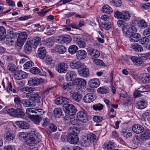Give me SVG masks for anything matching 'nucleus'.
<instances>
[{
    "instance_id": "f257e3e1",
    "label": "nucleus",
    "mask_w": 150,
    "mask_h": 150,
    "mask_svg": "<svg viewBox=\"0 0 150 150\" xmlns=\"http://www.w3.org/2000/svg\"><path fill=\"white\" fill-rule=\"evenodd\" d=\"M41 136L39 133L32 131L28 136L25 142L27 144L32 146L40 141Z\"/></svg>"
},
{
    "instance_id": "f03ea898",
    "label": "nucleus",
    "mask_w": 150,
    "mask_h": 150,
    "mask_svg": "<svg viewBox=\"0 0 150 150\" xmlns=\"http://www.w3.org/2000/svg\"><path fill=\"white\" fill-rule=\"evenodd\" d=\"M96 137V135L93 133H90L88 134L87 139L84 141L83 144L86 146L93 145L97 140Z\"/></svg>"
},
{
    "instance_id": "7ed1b4c3",
    "label": "nucleus",
    "mask_w": 150,
    "mask_h": 150,
    "mask_svg": "<svg viewBox=\"0 0 150 150\" xmlns=\"http://www.w3.org/2000/svg\"><path fill=\"white\" fill-rule=\"evenodd\" d=\"M63 109L65 113L70 115H75L77 111V109L74 106L68 103L67 105H64Z\"/></svg>"
},
{
    "instance_id": "20e7f679",
    "label": "nucleus",
    "mask_w": 150,
    "mask_h": 150,
    "mask_svg": "<svg viewBox=\"0 0 150 150\" xmlns=\"http://www.w3.org/2000/svg\"><path fill=\"white\" fill-rule=\"evenodd\" d=\"M122 31L124 34L126 36L129 37L133 33H136L137 32L136 28L134 26L130 27H124L122 28Z\"/></svg>"
},
{
    "instance_id": "39448f33",
    "label": "nucleus",
    "mask_w": 150,
    "mask_h": 150,
    "mask_svg": "<svg viewBox=\"0 0 150 150\" xmlns=\"http://www.w3.org/2000/svg\"><path fill=\"white\" fill-rule=\"evenodd\" d=\"M130 15V14L126 11L122 12L117 11L115 12L114 15L115 17L118 19H129Z\"/></svg>"
},
{
    "instance_id": "423d86ee",
    "label": "nucleus",
    "mask_w": 150,
    "mask_h": 150,
    "mask_svg": "<svg viewBox=\"0 0 150 150\" xmlns=\"http://www.w3.org/2000/svg\"><path fill=\"white\" fill-rule=\"evenodd\" d=\"M27 37L26 33L22 32L19 34L17 40V44L19 47L22 46L25 41Z\"/></svg>"
},
{
    "instance_id": "0eeeda50",
    "label": "nucleus",
    "mask_w": 150,
    "mask_h": 150,
    "mask_svg": "<svg viewBox=\"0 0 150 150\" xmlns=\"http://www.w3.org/2000/svg\"><path fill=\"white\" fill-rule=\"evenodd\" d=\"M77 119L81 122L86 123L88 121V116L86 114L82 111H79L77 113Z\"/></svg>"
},
{
    "instance_id": "6e6552de",
    "label": "nucleus",
    "mask_w": 150,
    "mask_h": 150,
    "mask_svg": "<svg viewBox=\"0 0 150 150\" xmlns=\"http://www.w3.org/2000/svg\"><path fill=\"white\" fill-rule=\"evenodd\" d=\"M67 65L64 63L62 62L59 63L56 66L57 71L60 73H64L67 71Z\"/></svg>"
},
{
    "instance_id": "1a4fd4ad",
    "label": "nucleus",
    "mask_w": 150,
    "mask_h": 150,
    "mask_svg": "<svg viewBox=\"0 0 150 150\" xmlns=\"http://www.w3.org/2000/svg\"><path fill=\"white\" fill-rule=\"evenodd\" d=\"M69 100L65 97H62L57 98L55 99V102L56 104L58 105H62V108L64 105H67L69 103Z\"/></svg>"
},
{
    "instance_id": "9d476101",
    "label": "nucleus",
    "mask_w": 150,
    "mask_h": 150,
    "mask_svg": "<svg viewBox=\"0 0 150 150\" xmlns=\"http://www.w3.org/2000/svg\"><path fill=\"white\" fill-rule=\"evenodd\" d=\"M79 74L83 77H87L89 74L88 69L85 66H82L78 71Z\"/></svg>"
},
{
    "instance_id": "9b49d317",
    "label": "nucleus",
    "mask_w": 150,
    "mask_h": 150,
    "mask_svg": "<svg viewBox=\"0 0 150 150\" xmlns=\"http://www.w3.org/2000/svg\"><path fill=\"white\" fill-rule=\"evenodd\" d=\"M96 98L95 95L93 93H89L86 94L83 98V100L86 103H90Z\"/></svg>"
},
{
    "instance_id": "f8f14e48",
    "label": "nucleus",
    "mask_w": 150,
    "mask_h": 150,
    "mask_svg": "<svg viewBox=\"0 0 150 150\" xmlns=\"http://www.w3.org/2000/svg\"><path fill=\"white\" fill-rule=\"evenodd\" d=\"M140 138L142 141L149 140L150 139V130L146 129L142 132L140 135Z\"/></svg>"
},
{
    "instance_id": "ddd939ff",
    "label": "nucleus",
    "mask_w": 150,
    "mask_h": 150,
    "mask_svg": "<svg viewBox=\"0 0 150 150\" xmlns=\"http://www.w3.org/2000/svg\"><path fill=\"white\" fill-rule=\"evenodd\" d=\"M130 58L134 64L137 66H140L143 64V61L140 57L135 56H131Z\"/></svg>"
},
{
    "instance_id": "4468645a",
    "label": "nucleus",
    "mask_w": 150,
    "mask_h": 150,
    "mask_svg": "<svg viewBox=\"0 0 150 150\" xmlns=\"http://www.w3.org/2000/svg\"><path fill=\"white\" fill-rule=\"evenodd\" d=\"M28 76L26 72L19 71H17L14 74V78L17 80H20L25 78Z\"/></svg>"
},
{
    "instance_id": "2eb2a0df",
    "label": "nucleus",
    "mask_w": 150,
    "mask_h": 150,
    "mask_svg": "<svg viewBox=\"0 0 150 150\" xmlns=\"http://www.w3.org/2000/svg\"><path fill=\"white\" fill-rule=\"evenodd\" d=\"M70 96L72 99L79 102L82 98V95L78 92L71 91L70 92Z\"/></svg>"
},
{
    "instance_id": "dca6fc26",
    "label": "nucleus",
    "mask_w": 150,
    "mask_h": 150,
    "mask_svg": "<svg viewBox=\"0 0 150 150\" xmlns=\"http://www.w3.org/2000/svg\"><path fill=\"white\" fill-rule=\"evenodd\" d=\"M31 120L35 124L39 125L42 120V117L39 115H28V116Z\"/></svg>"
},
{
    "instance_id": "f3484780",
    "label": "nucleus",
    "mask_w": 150,
    "mask_h": 150,
    "mask_svg": "<svg viewBox=\"0 0 150 150\" xmlns=\"http://www.w3.org/2000/svg\"><path fill=\"white\" fill-rule=\"evenodd\" d=\"M100 82L99 79L94 78L90 79L88 82L89 86L92 88H95L98 87L100 85Z\"/></svg>"
},
{
    "instance_id": "a211bd4d",
    "label": "nucleus",
    "mask_w": 150,
    "mask_h": 150,
    "mask_svg": "<svg viewBox=\"0 0 150 150\" xmlns=\"http://www.w3.org/2000/svg\"><path fill=\"white\" fill-rule=\"evenodd\" d=\"M30 97L33 100L34 103H39L41 101L40 94L38 93L33 92L30 93Z\"/></svg>"
},
{
    "instance_id": "6ab92c4d",
    "label": "nucleus",
    "mask_w": 150,
    "mask_h": 150,
    "mask_svg": "<svg viewBox=\"0 0 150 150\" xmlns=\"http://www.w3.org/2000/svg\"><path fill=\"white\" fill-rule=\"evenodd\" d=\"M76 73L73 71H69L66 73L65 75L66 79L68 81H74L76 77Z\"/></svg>"
},
{
    "instance_id": "aec40b11",
    "label": "nucleus",
    "mask_w": 150,
    "mask_h": 150,
    "mask_svg": "<svg viewBox=\"0 0 150 150\" xmlns=\"http://www.w3.org/2000/svg\"><path fill=\"white\" fill-rule=\"evenodd\" d=\"M87 52L88 54L92 58H97L100 55L99 52L98 50L92 48L88 49Z\"/></svg>"
},
{
    "instance_id": "412c9836",
    "label": "nucleus",
    "mask_w": 150,
    "mask_h": 150,
    "mask_svg": "<svg viewBox=\"0 0 150 150\" xmlns=\"http://www.w3.org/2000/svg\"><path fill=\"white\" fill-rule=\"evenodd\" d=\"M41 39L38 37H35L31 40L28 41L32 45L33 47L36 49L37 46L41 43Z\"/></svg>"
},
{
    "instance_id": "4be33fe9",
    "label": "nucleus",
    "mask_w": 150,
    "mask_h": 150,
    "mask_svg": "<svg viewBox=\"0 0 150 150\" xmlns=\"http://www.w3.org/2000/svg\"><path fill=\"white\" fill-rule=\"evenodd\" d=\"M76 56V58L78 59H83L86 57L87 53L85 50H81L77 51Z\"/></svg>"
},
{
    "instance_id": "5701e85b",
    "label": "nucleus",
    "mask_w": 150,
    "mask_h": 150,
    "mask_svg": "<svg viewBox=\"0 0 150 150\" xmlns=\"http://www.w3.org/2000/svg\"><path fill=\"white\" fill-rule=\"evenodd\" d=\"M73 83L74 85L80 86V87H82L86 85V82L83 79L77 78L73 81Z\"/></svg>"
},
{
    "instance_id": "b1692460",
    "label": "nucleus",
    "mask_w": 150,
    "mask_h": 150,
    "mask_svg": "<svg viewBox=\"0 0 150 150\" xmlns=\"http://www.w3.org/2000/svg\"><path fill=\"white\" fill-rule=\"evenodd\" d=\"M82 66L81 63L76 60H73L70 63V67L72 69H78Z\"/></svg>"
},
{
    "instance_id": "393cba45",
    "label": "nucleus",
    "mask_w": 150,
    "mask_h": 150,
    "mask_svg": "<svg viewBox=\"0 0 150 150\" xmlns=\"http://www.w3.org/2000/svg\"><path fill=\"white\" fill-rule=\"evenodd\" d=\"M133 131L135 133L139 134L142 132L144 129V128L141 125L136 124L133 125L132 127Z\"/></svg>"
},
{
    "instance_id": "a878e982",
    "label": "nucleus",
    "mask_w": 150,
    "mask_h": 150,
    "mask_svg": "<svg viewBox=\"0 0 150 150\" xmlns=\"http://www.w3.org/2000/svg\"><path fill=\"white\" fill-rule=\"evenodd\" d=\"M67 140L72 144H76L79 141L78 135H68L67 136Z\"/></svg>"
},
{
    "instance_id": "bb28decb",
    "label": "nucleus",
    "mask_w": 150,
    "mask_h": 150,
    "mask_svg": "<svg viewBox=\"0 0 150 150\" xmlns=\"http://www.w3.org/2000/svg\"><path fill=\"white\" fill-rule=\"evenodd\" d=\"M73 83V82H64L63 84V89L66 91H71L74 89V86Z\"/></svg>"
},
{
    "instance_id": "cd10ccee",
    "label": "nucleus",
    "mask_w": 150,
    "mask_h": 150,
    "mask_svg": "<svg viewBox=\"0 0 150 150\" xmlns=\"http://www.w3.org/2000/svg\"><path fill=\"white\" fill-rule=\"evenodd\" d=\"M22 102L24 105L27 107H33L35 105V103L30 97L29 99L23 100Z\"/></svg>"
},
{
    "instance_id": "c85d7f7f",
    "label": "nucleus",
    "mask_w": 150,
    "mask_h": 150,
    "mask_svg": "<svg viewBox=\"0 0 150 150\" xmlns=\"http://www.w3.org/2000/svg\"><path fill=\"white\" fill-rule=\"evenodd\" d=\"M141 37L140 35L138 33H134L129 36V40L132 42H134L139 41Z\"/></svg>"
},
{
    "instance_id": "c756f323",
    "label": "nucleus",
    "mask_w": 150,
    "mask_h": 150,
    "mask_svg": "<svg viewBox=\"0 0 150 150\" xmlns=\"http://www.w3.org/2000/svg\"><path fill=\"white\" fill-rule=\"evenodd\" d=\"M40 83V81L39 79L36 77L30 78L28 81V84L31 86H35Z\"/></svg>"
},
{
    "instance_id": "7c9ffc66",
    "label": "nucleus",
    "mask_w": 150,
    "mask_h": 150,
    "mask_svg": "<svg viewBox=\"0 0 150 150\" xmlns=\"http://www.w3.org/2000/svg\"><path fill=\"white\" fill-rule=\"evenodd\" d=\"M4 136L6 140L10 141L13 140L15 136L11 131L7 130L5 131Z\"/></svg>"
},
{
    "instance_id": "2f4dec72",
    "label": "nucleus",
    "mask_w": 150,
    "mask_h": 150,
    "mask_svg": "<svg viewBox=\"0 0 150 150\" xmlns=\"http://www.w3.org/2000/svg\"><path fill=\"white\" fill-rule=\"evenodd\" d=\"M146 100L140 98L139 99V101L136 104V107L137 108L142 109L146 107Z\"/></svg>"
},
{
    "instance_id": "473e14b6",
    "label": "nucleus",
    "mask_w": 150,
    "mask_h": 150,
    "mask_svg": "<svg viewBox=\"0 0 150 150\" xmlns=\"http://www.w3.org/2000/svg\"><path fill=\"white\" fill-rule=\"evenodd\" d=\"M16 123L20 128L23 129H27L29 127V124L26 122L17 121Z\"/></svg>"
},
{
    "instance_id": "72a5a7b5",
    "label": "nucleus",
    "mask_w": 150,
    "mask_h": 150,
    "mask_svg": "<svg viewBox=\"0 0 150 150\" xmlns=\"http://www.w3.org/2000/svg\"><path fill=\"white\" fill-rule=\"evenodd\" d=\"M38 52V57L41 59H44L46 56V51L45 47H44L39 48Z\"/></svg>"
},
{
    "instance_id": "f704fd0d",
    "label": "nucleus",
    "mask_w": 150,
    "mask_h": 150,
    "mask_svg": "<svg viewBox=\"0 0 150 150\" xmlns=\"http://www.w3.org/2000/svg\"><path fill=\"white\" fill-rule=\"evenodd\" d=\"M32 45L28 41H27L24 46V52L26 54H29L32 52Z\"/></svg>"
},
{
    "instance_id": "c9c22d12",
    "label": "nucleus",
    "mask_w": 150,
    "mask_h": 150,
    "mask_svg": "<svg viewBox=\"0 0 150 150\" xmlns=\"http://www.w3.org/2000/svg\"><path fill=\"white\" fill-rule=\"evenodd\" d=\"M75 41L76 43L80 48H84L86 47V43L83 41L81 39V38L78 37L76 38H75Z\"/></svg>"
},
{
    "instance_id": "e433bc0d",
    "label": "nucleus",
    "mask_w": 150,
    "mask_h": 150,
    "mask_svg": "<svg viewBox=\"0 0 150 150\" xmlns=\"http://www.w3.org/2000/svg\"><path fill=\"white\" fill-rule=\"evenodd\" d=\"M55 51L59 54H63L66 51V47L60 45H57L55 47Z\"/></svg>"
},
{
    "instance_id": "4c0bfd02",
    "label": "nucleus",
    "mask_w": 150,
    "mask_h": 150,
    "mask_svg": "<svg viewBox=\"0 0 150 150\" xmlns=\"http://www.w3.org/2000/svg\"><path fill=\"white\" fill-rule=\"evenodd\" d=\"M70 133L68 135H78L80 132L79 128L75 126L70 127L69 129Z\"/></svg>"
},
{
    "instance_id": "58836bf2",
    "label": "nucleus",
    "mask_w": 150,
    "mask_h": 150,
    "mask_svg": "<svg viewBox=\"0 0 150 150\" xmlns=\"http://www.w3.org/2000/svg\"><path fill=\"white\" fill-rule=\"evenodd\" d=\"M20 90L21 91L25 93H31L34 91L33 88L31 87H23L21 86L20 88Z\"/></svg>"
},
{
    "instance_id": "ea45409f",
    "label": "nucleus",
    "mask_w": 150,
    "mask_h": 150,
    "mask_svg": "<svg viewBox=\"0 0 150 150\" xmlns=\"http://www.w3.org/2000/svg\"><path fill=\"white\" fill-rule=\"evenodd\" d=\"M104 21L102 23L103 28L106 30H108L111 27L112 24L110 22L107 20V19H103Z\"/></svg>"
},
{
    "instance_id": "a19ab883",
    "label": "nucleus",
    "mask_w": 150,
    "mask_h": 150,
    "mask_svg": "<svg viewBox=\"0 0 150 150\" xmlns=\"http://www.w3.org/2000/svg\"><path fill=\"white\" fill-rule=\"evenodd\" d=\"M102 12L104 13H110L113 11L112 8L108 5H105L103 6Z\"/></svg>"
},
{
    "instance_id": "79ce46f5",
    "label": "nucleus",
    "mask_w": 150,
    "mask_h": 150,
    "mask_svg": "<svg viewBox=\"0 0 150 150\" xmlns=\"http://www.w3.org/2000/svg\"><path fill=\"white\" fill-rule=\"evenodd\" d=\"M28 135L29 134H27L24 132H21L18 133V137L20 140L25 141V142Z\"/></svg>"
},
{
    "instance_id": "37998d69",
    "label": "nucleus",
    "mask_w": 150,
    "mask_h": 150,
    "mask_svg": "<svg viewBox=\"0 0 150 150\" xmlns=\"http://www.w3.org/2000/svg\"><path fill=\"white\" fill-rule=\"evenodd\" d=\"M62 110L60 108H55L53 110L54 115L56 117L59 118L62 115Z\"/></svg>"
},
{
    "instance_id": "c03bdc74",
    "label": "nucleus",
    "mask_w": 150,
    "mask_h": 150,
    "mask_svg": "<svg viewBox=\"0 0 150 150\" xmlns=\"http://www.w3.org/2000/svg\"><path fill=\"white\" fill-rule=\"evenodd\" d=\"M16 113L15 117L23 118L25 116L24 112L20 108L16 109Z\"/></svg>"
},
{
    "instance_id": "a18cd8bd",
    "label": "nucleus",
    "mask_w": 150,
    "mask_h": 150,
    "mask_svg": "<svg viewBox=\"0 0 150 150\" xmlns=\"http://www.w3.org/2000/svg\"><path fill=\"white\" fill-rule=\"evenodd\" d=\"M78 50V47L77 46L75 45H72L70 46L69 48L68 52L69 53L71 54H73L76 53Z\"/></svg>"
},
{
    "instance_id": "49530a36",
    "label": "nucleus",
    "mask_w": 150,
    "mask_h": 150,
    "mask_svg": "<svg viewBox=\"0 0 150 150\" xmlns=\"http://www.w3.org/2000/svg\"><path fill=\"white\" fill-rule=\"evenodd\" d=\"M140 137L138 135H135L133 137L132 141L133 143L136 145H140L142 142Z\"/></svg>"
},
{
    "instance_id": "de8ad7c7",
    "label": "nucleus",
    "mask_w": 150,
    "mask_h": 150,
    "mask_svg": "<svg viewBox=\"0 0 150 150\" xmlns=\"http://www.w3.org/2000/svg\"><path fill=\"white\" fill-rule=\"evenodd\" d=\"M131 131L128 128H125L123 129L122 132V134L124 137L127 138L130 137L132 134Z\"/></svg>"
},
{
    "instance_id": "09e8293b",
    "label": "nucleus",
    "mask_w": 150,
    "mask_h": 150,
    "mask_svg": "<svg viewBox=\"0 0 150 150\" xmlns=\"http://www.w3.org/2000/svg\"><path fill=\"white\" fill-rule=\"evenodd\" d=\"M138 26L141 28H144L148 25L147 23L144 19L140 20L137 23Z\"/></svg>"
},
{
    "instance_id": "8fccbe9b",
    "label": "nucleus",
    "mask_w": 150,
    "mask_h": 150,
    "mask_svg": "<svg viewBox=\"0 0 150 150\" xmlns=\"http://www.w3.org/2000/svg\"><path fill=\"white\" fill-rule=\"evenodd\" d=\"M61 40L62 43H69L71 42V38L70 36L66 35L62 38Z\"/></svg>"
},
{
    "instance_id": "3c124183",
    "label": "nucleus",
    "mask_w": 150,
    "mask_h": 150,
    "mask_svg": "<svg viewBox=\"0 0 150 150\" xmlns=\"http://www.w3.org/2000/svg\"><path fill=\"white\" fill-rule=\"evenodd\" d=\"M6 31L5 29L2 26H0V40H3L6 36Z\"/></svg>"
},
{
    "instance_id": "603ef678",
    "label": "nucleus",
    "mask_w": 150,
    "mask_h": 150,
    "mask_svg": "<svg viewBox=\"0 0 150 150\" xmlns=\"http://www.w3.org/2000/svg\"><path fill=\"white\" fill-rule=\"evenodd\" d=\"M104 148L105 150H112L114 147V144L112 142H110L104 145Z\"/></svg>"
},
{
    "instance_id": "864d4df0",
    "label": "nucleus",
    "mask_w": 150,
    "mask_h": 150,
    "mask_svg": "<svg viewBox=\"0 0 150 150\" xmlns=\"http://www.w3.org/2000/svg\"><path fill=\"white\" fill-rule=\"evenodd\" d=\"M109 91L108 88L105 87H101L97 89V91L98 93L103 94L108 93Z\"/></svg>"
},
{
    "instance_id": "5fc2aeb1",
    "label": "nucleus",
    "mask_w": 150,
    "mask_h": 150,
    "mask_svg": "<svg viewBox=\"0 0 150 150\" xmlns=\"http://www.w3.org/2000/svg\"><path fill=\"white\" fill-rule=\"evenodd\" d=\"M42 120V121L41 123L43 127H46L47 126H49L50 124V120L48 118L45 117L43 118Z\"/></svg>"
},
{
    "instance_id": "6e6d98bb",
    "label": "nucleus",
    "mask_w": 150,
    "mask_h": 150,
    "mask_svg": "<svg viewBox=\"0 0 150 150\" xmlns=\"http://www.w3.org/2000/svg\"><path fill=\"white\" fill-rule=\"evenodd\" d=\"M7 91L8 93L12 92L13 93H16V91L14 86H13L10 83H8V86L7 89Z\"/></svg>"
},
{
    "instance_id": "4d7b16f0",
    "label": "nucleus",
    "mask_w": 150,
    "mask_h": 150,
    "mask_svg": "<svg viewBox=\"0 0 150 150\" xmlns=\"http://www.w3.org/2000/svg\"><path fill=\"white\" fill-rule=\"evenodd\" d=\"M132 47L134 50L137 52H142L143 50L142 46L137 44H136L133 45Z\"/></svg>"
},
{
    "instance_id": "13d9d810",
    "label": "nucleus",
    "mask_w": 150,
    "mask_h": 150,
    "mask_svg": "<svg viewBox=\"0 0 150 150\" xmlns=\"http://www.w3.org/2000/svg\"><path fill=\"white\" fill-rule=\"evenodd\" d=\"M110 4L116 7H119L121 5V0H109Z\"/></svg>"
},
{
    "instance_id": "bf43d9fd",
    "label": "nucleus",
    "mask_w": 150,
    "mask_h": 150,
    "mask_svg": "<svg viewBox=\"0 0 150 150\" xmlns=\"http://www.w3.org/2000/svg\"><path fill=\"white\" fill-rule=\"evenodd\" d=\"M142 81L144 83H150V75L145 74L142 78Z\"/></svg>"
},
{
    "instance_id": "052dcab7",
    "label": "nucleus",
    "mask_w": 150,
    "mask_h": 150,
    "mask_svg": "<svg viewBox=\"0 0 150 150\" xmlns=\"http://www.w3.org/2000/svg\"><path fill=\"white\" fill-rule=\"evenodd\" d=\"M150 87L147 86H142L140 88H138L137 90L138 91L141 93H142L144 92L148 91L150 90Z\"/></svg>"
},
{
    "instance_id": "680f3d73",
    "label": "nucleus",
    "mask_w": 150,
    "mask_h": 150,
    "mask_svg": "<svg viewBox=\"0 0 150 150\" xmlns=\"http://www.w3.org/2000/svg\"><path fill=\"white\" fill-rule=\"evenodd\" d=\"M46 64L50 65L53 64V61L52 57L47 56L44 60Z\"/></svg>"
},
{
    "instance_id": "e2e57ef3",
    "label": "nucleus",
    "mask_w": 150,
    "mask_h": 150,
    "mask_svg": "<svg viewBox=\"0 0 150 150\" xmlns=\"http://www.w3.org/2000/svg\"><path fill=\"white\" fill-rule=\"evenodd\" d=\"M54 42L51 38H49L44 42V44L49 47H51L53 44Z\"/></svg>"
},
{
    "instance_id": "0e129e2a",
    "label": "nucleus",
    "mask_w": 150,
    "mask_h": 150,
    "mask_svg": "<svg viewBox=\"0 0 150 150\" xmlns=\"http://www.w3.org/2000/svg\"><path fill=\"white\" fill-rule=\"evenodd\" d=\"M30 72L34 74H38L40 73V70L39 68L37 67H33L30 70Z\"/></svg>"
},
{
    "instance_id": "69168bd1",
    "label": "nucleus",
    "mask_w": 150,
    "mask_h": 150,
    "mask_svg": "<svg viewBox=\"0 0 150 150\" xmlns=\"http://www.w3.org/2000/svg\"><path fill=\"white\" fill-rule=\"evenodd\" d=\"M103 105L101 104L98 103L94 105L93 108L96 110H101L103 109Z\"/></svg>"
},
{
    "instance_id": "338daca9",
    "label": "nucleus",
    "mask_w": 150,
    "mask_h": 150,
    "mask_svg": "<svg viewBox=\"0 0 150 150\" xmlns=\"http://www.w3.org/2000/svg\"><path fill=\"white\" fill-rule=\"evenodd\" d=\"M149 39L146 37L140 38L139 42L142 45H146L149 42Z\"/></svg>"
},
{
    "instance_id": "774afa93",
    "label": "nucleus",
    "mask_w": 150,
    "mask_h": 150,
    "mask_svg": "<svg viewBox=\"0 0 150 150\" xmlns=\"http://www.w3.org/2000/svg\"><path fill=\"white\" fill-rule=\"evenodd\" d=\"M34 65V64L33 62L29 61L26 62L24 65V67L26 69H29Z\"/></svg>"
}]
</instances>
